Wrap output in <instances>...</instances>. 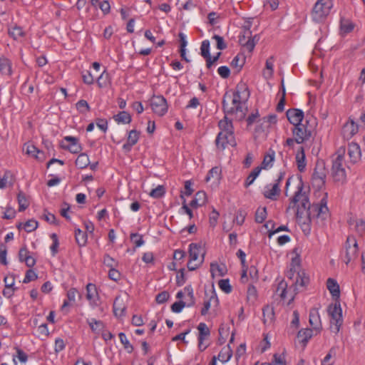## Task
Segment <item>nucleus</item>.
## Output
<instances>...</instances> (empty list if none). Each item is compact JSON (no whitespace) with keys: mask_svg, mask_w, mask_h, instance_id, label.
Returning <instances> with one entry per match:
<instances>
[{"mask_svg":"<svg viewBox=\"0 0 365 365\" xmlns=\"http://www.w3.org/2000/svg\"><path fill=\"white\" fill-rule=\"evenodd\" d=\"M303 188L304 183L302 177H299L297 190L291 198L287 211L290 209L297 208V215H298L299 213L302 212V210H308V215L310 217L312 215L313 217L316 216L317 218L321 219L322 220H327L329 216L327 195L322 198L319 203L314 204L311 207L307 195L305 192H302Z\"/></svg>","mask_w":365,"mask_h":365,"instance_id":"obj_1","label":"nucleus"},{"mask_svg":"<svg viewBox=\"0 0 365 365\" xmlns=\"http://www.w3.org/2000/svg\"><path fill=\"white\" fill-rule=\"evenodd\" d=\"M242 90H243V94L246 93L247 99L249 97V92L247 91V88H246L245 85H237L236 91L233 93L232 98V106L230 107L226 102V99L227 98H228L227 93L224 96L222 101V106L224 110L227 113H235L236 115H238L237 118H239V120L243 119L246 115V112L243 108V103L241 96ZM229 98H231V96H229Z\"/></svg>","mask_w":365,"mask_h":365,"instance_id":"obj_2","label":"nucleus"},{"mask_svg":"<svg viewBox=\"0 0 365 365\" xmlns=\"http://www.w3.org/2000/svg\"><path fill=\"white\" fill-rule=\"evenodd\" d=\"M218 126L220 132L215 139L216 147L223 150L228 145L232 147L236 146L237 143L234 135V128L232 121L225 116L224 119L219 121Z\"/></svg>","mask_w":365,"mask_h":365,"instance_id":"obj_3","label":"nucleus"},{"mask_svg":"<svg viewBox=\"0 0 365 365\" xmlns=\"http://www.w3.org/2000/svg\"><path fill=\"white\" fill-rule=\"evenodd\" d=\"M344 150L342 153L338 151L332 160L331 175L335 182H344L346 178L344 163Z\"/></svg>","mask_w":365,"mask_h":365,"instance_id":"obj_4","label":"nucleus"},{"mask_svg":"<svg viewBox=\"0 0 365 365\" xmlns=\"http://www.w3.org/2000/svg\"><path fill=\"white\" fill-rule=\"evenodd\" d=\"M328 314L331 317L330 329L331 331L337 334L343 324L342 309L339 302L331 304L327 309Z\"/></svg>","mask_w":365,"mask_h":365,"instance_id":"obj_5","label":"nucleus"},{"mask_svg":"<svg viewBox=\"0 0 365 365\" xmlns=\"http://www.w3.org/2000/svg\"><path fill=\"white\" fill-rule=\"evenodd\" d=\"M332 7L331 0H318L313 8L312 16L314 21H322Z\"/></svg>","mask_w":365,"mask_h":365,"instance_id":"obj_6","label":"nucleus"},{"mask_svg":"<svg viewBox=\"0 0 365 365\" xmlns=\"http://www.w3.org/2000/svg\"><path fill=\"white\" fill-rule=\"evenodd\" d=\"M259 40L257 35L252 36V31L250 28H245L242 34L239 36L240 43L249 52H252Z\"/></svg>","mask_w":365,"mask_h":365,"instance_id":"obj_7","label":"nucleus"},{"mask_svg":"<svg viewBox=\"0 0 365 365\" xmlns=\"http://www.w3.org/2000/svg\"><path fill=\"white\" fill-rule=\"evenodd\" d=\"M153 111L159 116L164 115L168 109L167 100L163 96H153L150 99Z\"/></svg>","mask_w":365,"mask_h":365,"instance_id":"obj_8","label":"nucleus"},{"mask_svg":"<svg viewBox=\"0 0 365 365\" xmlns=\"http://www.w3.org/2000/svg\"><path fill=\"white\" fill-rule=\"evenodd\" d=\"M292 131L297 144H302L308 140L312 135L311 130H308L304 124L294 126Z\"/></svg>","mask_w":365,"mask_h":365,"instance_id":"obj_9","label":"nucleus"},{"mask_svg":"<svg viewBox=\"0 0 365 365\" xmlns=\"http://www.w3.org/2000/svg\"><path fill=\"white\" fill-rule=\"evenodd\" d=\"M275 292L276 294L279 295L281 299L284 301L288 298V305L290 304L294 299V295L292 293H289V291L287 290V283L284 279L279 282Z\"/></svg>","mask_w":365,"mask_h":365,"instance_id":"obj_10","label":"nucleus"},{"mask_svg":"<svg viewBox=\"0 0 365 365\" xmlns=\"http://www.w3.org/2000/svg\"><path fill=\"white\" fill-rule=\"evenodd\" d=\"M358 125L353 119L349 118V120L342 127L341 134L345 140H349L358 132Z\"/></svg>","mask_w":365,"mask_h":365,"instance_id":"obj_11","label":"nucleus"},{"mask_svg":"<svg viewBox=\"0 0 365 365\" xmlns=\"http://www.w3.org/2000/svg\"><path fill=\"white\" fill-rule=\"evenodd\" d=\"M346 244H351L352 247H346V264H349L352 258L356 257L358 252V244L356 240L353 236H349L346 239Z\"/></svg>","mask_w":365,"mask_h":365,"instance_id":"obj_12","label":"nucleus"},{"mask_svg":"<svg viewBox=\"0 0 365 365\" xmlns=\"http://www.w3.org/2000/svg\"><path fill=\"white\" fill-rule=\"evenodd\" d=\"M68 142V145L63 144L61 146L63 149L69 150L71 153L76 154L81 151L82 148L78 143V138L73 136H66L63 138V143Z\"/></svg>","mask_w":365,"mask_h":365,"instance_id":"obj_13","label":"nucleus"},{"mask_svg":"<svg viewBox=\"0 0 365 365\" xmlns=\"http://www.w3.org/2000/svg\"><path fill=\"white\" fill-rule=\"evenodd\" d=\"M287 119L294 126L302 124L304 113L302 110L297 108L289 109L286 113Z\"/></svg>","mask_w":365,"mask_h":365,"instance_id":"obj_14","label":"nucleus"},{"mask_svg":"<svg viewBox=\"0 0 365 365\" xmlns=\"http://www.w3.org/2000/svg\"><path fill=\"white\" fill-rule=\"evenodd\" d=\"M86 299L89 301L91 307L98 306L99 295L96 286L94 284L88 283L86 286Z\"/></svg>","mask_w":365,"mask_h":365,"instance_id":"obj_15","label":"nucleus"},{"mask_svg":"<svg viewBox=\"0 0 365 365\" xmlns=\"http://www.w3.org/2000/svg\"><path fill=\"white\" fill-rule=\"evenodd\" d=\"M113 313L117 317H122L125 314L126 304L120 296L115 297L113 302Z\"/></svg>","mask_w":365,"mask_h":365,"instance_id":"obj_16","label":"nucleus"},{"mask_svg":"<svg viewBox=\"0 0 365 365\" xmlns=\"http://www.w3.org/2000/svg\"><path fill=\"white\" fill-rule=\"evenodd\" d=\"M348 155L350 160L355 163L361 158V149L356 143H351L348 146Z\"/></svg>","mask_w":365,"mask_h":365,"instance_id":"obj_17","label":"nucleus"},{"mask_svg":"<svg viewBox=\"0 0 365 365\" xmlns=\"http://www.w3.org/2000/svg\"><path fill=\"white\" fill-rule=\"evenodd\" d=\"M140 133L136 130H132L129 132L127 143L123 145V149L125 151H130L132 147L135 145L139 139Z\"/></svg>","mask_w":365,"mask_h":365,"instance_id":"obj_18","label":"nucleus"},{"mask_svg":"<svg viewBox=\"0 0 365 365\" xmlns=\"http://www.w3.org/2000/svg\"><path fill=\"white\" fill-rule=\"evenodd\" d=\"M309 324L316 330L322 329V322L317 309H312L309 312Z\"/></svg>","mask_w":365,"mask_h":365,"instance_id":"obj_19","label":"nucleus"},{"mask_svg":"<svg viewBox=\"0 0 365 365\" xmlns=\"http://www.w3.org/2000/svg\"><path fill=\"white\" fill-rule=\"evenodd\" d=\"M280 189L278 183L268 185L264 187V196L270 200H275L276 197L279 195Z\"/></svg>","mask_w":365,"mask_h":365,"instance_id":"obj_20","label":"nucleus"},{"mask_svg":"<svg viewBox=\"0 0 365 365\" xmlns=\"http://www.w3.org/2000/svg\"><path fill=\"white\" fill-rule=\"evenodd\" d=\"M295 158L298 170L300 172H304L306 168L307 163L304 149L302 146L300 147L297 151Z\"/></svg>","mask_w":365,"mask_h":365,"instance_id":"obj_21","label":"nucleus"},{"mask_svg":"<svg viewBox=\"0 0 365 365\" xmlns=\"http://www.w3.org/2000/svg\"><path fill=\"white\" fill-rule=\"evenodd\" d=\"M327 287L333 298L338 299L340 296V289L336 281L332 278H329L327 281Z\"/></svg>","mask_w":365,"mask_h":365,"instance_id":"obj_22","label":"nucleus"},{"mask_svg":"<svg viewBox=\"0 0 365 365\" xmlns=\"http://www.w3.org/2000/svg\"><path fill=\"white\" fill-rule=\"evenodd\" d=\"M0 73L8 76L12 74L11 62L4 56H0Z\"/></svg>","mask_w":365,"mask_h":365,"instance_id":"obj_23","label":"nucleus"},{"mask_svg":"<svg viewBox=\"0 0 365 365\" xmlns=\"http://www.w3.org/2000/svg\"><path fill=\"white\" fill-rule=\"evenodd\" d=\"M206 202V193L204 191H199L195 194L193 200L190 202L192 207H197L205 205Z\"/></svg>","mask_w":365,"mask_h":365,"instance_id":"obj_24","label":"nucleus"},{"mask_svg":"<svg viewBox=\"0 0 365 365\" xmlns=\"http://www.w3.org/2000/svg\"><path fill=\"white\" fill-rule=\"evenodd\" d=\"M312 332L313 331L311 329H304L299 331L297 338L299 342L303 344V346H305L308 341L312 338Z\"/></svg>","mask_w":365,"mask_h":365,"instance_id":"obj_25","label":"nucleus"},{"mask_svg":"<svg viewBox=\"0 0 365 365\" xmlns=\"http://www.w3.org/2000/svg\"><path fill=\"white\" fill-rule=\"evenodd\" d=\"M299 259L297 257H294L292 259V262L290 264V267L289 270H287L286 273V276L289 279H292L294 278L295 274L297 275V272H299Z\"/></svg>","mask_w":365,"mask_h":365,"instance_id":"obj_26","label":"nucleus"},{"mask_svg":"<svg viewBox=\"0 0 365 365\" xmlns=\"http://www.w3.org/2000/svg\"><path fill=\"white\" fill-rule=\"evenodd\" d=\"M212 304H213L215 306H217L219 304L218 298L215 293L210 296L209 299L204 302L203 307L201 309L202 315L205 316L207 314Z\"/></svg>","mask_w":365,"mask_h":365,"instance_id":"obj_27","label":"nucleus"},{"mask_svg":"<svg viewBox=\"0 0 365 365\" xmlns=\"http://www.w3.org/2000/svg\"><path fill=\"white\" fill-rule=\"evenodd\" d=\"M232 356V351L230 345L224 346L220 351L217 359L222 363L227 362Z\"/></svg>","mask_w":365,"mask_h":365,"instance_id":"obj_28","label":"nucleus"},{"mask_svg":"<svg viewBox=\"0 0 365 365\" xmlns=\"http://www.w3.org/2000/svg\"><path fill=\"white\" fill-rule=\"evenodd\" d=\"M75 238L76 243L80 247H83L85 246L87 242L88 235L86 232H83L78 228L75 230Z\"/></svg>","mask_w":365,"mask_h":365,"instance_id":"obj_29","label":"nucleus"},{"mask_svg":"<svg viewBox=\"0 0 365 365\" xmlns=\"http://www.w3.org/2000/svg\"><path fill=\"white\" fill-rule=\"evenodd\" d=\"M90 163L88 156L85 153H81L76 160L75 164L79 169L86 168Z\"/></svg>","mask_w":365,"mask_h":365,"instance_id":"obj_30","label":"nucleus"},{"mask_svg":"<svg viewBox=\"0 0 365 365\" xmlns=\"http://www.w3.org/2000/svg\"><path fill=\"white\" fill-rule=\"evenodd\" d=\"M114 120L118 123L128 124L131 122V116L126 111L119 112L117 115H114Z\"/></svg>","mask_w":365,"mask_h":365,"instance_id":"obj_31","label":"nucleus"},{"mask_svg":"<svg viewBox=\"0 0 365 365\" xmlns=\"http://www.w3.org/2000/svg\"><path fill=\"white\" fill-rule=\"evenodd\" d=\"M198 341H204L210 334V331L206 324L201 322L198 324Z\"/></svg>","mask_w":365,"mask_h":365,"instance_id":"obj_32","label":"nucleus"},{"mask_svg":"<svg viewBox=\"0 0 365 365\" xmlns=\"http://www.w3.org/2000/svg\"><path fill=\"white\" fill-rule=\"evenodd\" d=\"M26 154H28L29 155H31L32 157H34L36 159L38 160H44V157H39L38 155V154H42L43 155V152L40 150H38L35 145H26Z\"/></svg>","mask_w":365,"mask_h":365,"instance_id":"obj_33","label":"nucleus"},{"mask_svg":"<svg viewBox=\"0 0 365 365\" xmlns=\"http://www.w3.org/2000/svg\"><path fill=\"white\" fill-rule=\"evenodd\" d=\"M17 200L19 212L24 211L29 206L26 195L21 191H20L17 195Z\"/></svg>","mask_w":365,"mask_h":365,"instance_id":"obj_34","label":"nucleus"},{"mask_svg":"<svg viewBox=\"0 0 365 365\" xmlns=\"http://www.w3.org/2000/svg\"><path fill=\"white\" fill-rule=\"evenodd\" d=\"M201 247L195 243H191L189 245L190 259L197 261L200 253Z\"/></svg>","mask_w":365,"mask_h":365,"instance_id":"obj_35","label":"nucleus"},{"mask_svg":"<svg viewBox=\"0 0 365 365\" xmlns=\"http://www.w3.org/2000/svg\"><path fill=\"white\" fill-rule=\"evenodd\" d=\"M261 170H262V168L257 167L250 173V174L247 176V178L245 180V186L246 187H249L254 182L255 180L259 175Z\"/></svg>","mask_w":365,"mask_h":365,"instance_id":"obj_36","label":"nucleus"},{"mask_svg":"<svg viewBox=\"0 0 365 365\" xmlns=\"http://www.w3.org/2000/svg\"><path fill=\"white\" fill-rule=\"evenodd\" d=\"M90 328L94 332H99L103 328V323L100 320H96L94 318L87 320Z\"/></svg>","mask_w":365,"mask_h":365,"instance_id":"obj_37","label":"nucleus"},{"mask_svg":"<svg viewBox=\"0 0 365 365\" xmlns=\"http://www.w3.org/2000/svg\"><path fill=\"white\" fill-rule=\"evenodd\" d=\"M262 311L264 322L266 323L267 321L272 322L274 317V308L267 305L263 308Z\"/></svg>","mask_w":365,"mask_h":365,"instance_id":"obj_38","label":"nucleus"},{"mask_svg":"<svg viewBox=\"0 0 365 365\" xmlns=\"http://www.w3.org/2000/svg\"><path fill=\"white\" fill-rule=\"evenodd\" d=\"M274 159V152L273 150L271 151V153H269L267 154L263 159V161L262 163V165L260 168L262 169H267L268 167H271L272 165V163Z\"/></svg>","mask_w":365,"mask_h":365,"instance_id":"obj_39","label":"nucleus"},{"mask_svg":"<svg viewBox=\"0 0 365 365\" xmlns=\"http://www.w3.org/2000/svg\"><path fill=\"white\" fill-rule=\"evenodd\" d=\"M267 208L265 207H258L255 212V222L262 223L267 217Z\"/></svg>","mask_w":365,"mask_h":365,"instance_id":"obj_40","label":"nucleus"},{"mask_svg":"<svg viewBox=\"0 0 365 365\" xmlns=\"http://www.w3.org/2000/svg\"><path fill=\"white\" fill-rule=\"evenodd\" d=\"M15 349L16 351V355L13 356V361L15 365H17V361L16 360V357L18 358V359L21 363H26L28 360V356L27 354L20 348L15 347Z\"/></svg>","mask_w":365,"mask_h":365,"instance_id":"obj_41","label":"nucleus"},{"mask_svg":"<svg viewBox=\"0 0 365 365\" xmlns=\"http://www.w3.org/2000/svg\"><path fill=\"white\" fill-rule=\"evenodd\" d=\"M246 216H247L246 211L244 210L240 209L235 213L234 222H236V224L238 225H242L245 222Z\"/></svg>","mask_w":365,"mask_h":365,"instance_id":"obj_42","label":"nucleus"},{"mask_svg":"<svg viewBox=\"0 0 365 365\" xmlns=\"http://www.w3.org/2000/svg\"><path fill=\"white\" fill-rule=\"evenodd\" d=\"M220 169L218 167H214L210 169L205 178L206 182L210 181L212 178H215V180L220 179Z\"/></svg>","mask_w":365,"mask_h":365,"instance_id":"obj_43","label":"nucleus"},{"mask_svg":"<svg viewBox=\"0 0 365 365\" xmlns=\"http://www.w3.org/2000/svg\"><path fill=\"white\" fill-rule=\"evenodd\" d=\"M51 238L52 240V245L50 247V250L53 256H55L58 253V248L59 246V242L58 236L56 233H52L51 235Z\"/></svg>","mask_w":365,"mask_h":365,"instance_id":"obj_44","label":"nucleus"},{"mask_svg":"<svg viewBox=\"0 0 365 365\" xmlns=\"http://www.w3.org/2000/svg\"><path fill=\"white\" fill-rule=\"evenodd\" d=\"M118 336L120 341L123 344L125 349H126L128 353H131L133 350V347L127 339L126 335L124 333L120 332Z\"/></svg>","mask_w":365,"mask_h":365,"instance_id":"obj_45","label":"nucleus"},{"mask_svg":"<svg viewBox=\"0 0 365 365\" xmlns=\"http://www.w3.org/2000/svg\"><path fill=\"white\" fill-rule=\"evenodd\" d=\"M200 54L203 58L210 56V41L208 40H204L200 46Z\"/></svg>","mask_w":365,"mask_h":365,"instance_id":"obj_46","label":"nucleus"},{"mask_svg":"<svg viewBox=\"0 0 365 365\" xmlns=\"http://www.w3.org/2000/svg\"><path fill=\"white\" fill-rule=\"evenodd\" d=\"M313 178L314 180H319V182L322 184H324V180L326 178V174H325V172L324 171L323 168H322V170L319 171V166H317L316 168L314 169Z\"/></svg>","mask_w":365,"mask_h":365,"instance_id":"obj_47","label":"nucleus"},{"mask_svg":"<svg viewBox=\"0 0 365 365\" xmlns=\"http://www.w3.org/2000/svg\"><path fill=\"white\" fill-rule=\"evenodd\" d=\"M77 110L81 113H86L90 110V106L86 101L80 100L76 104Z\"/></svg>","mask_w":365,"mask_h":365,"instance_id":"obj_48","label":"nucleus"},{"mask_svg":"<svg viewBox=\"0 0 365 365\" xmlns=\"http://www.w3.org/2000/svg\"><path fill=\"white\" fill-rule=\"evenodd\" d=\"M9 35L14 38V39H18L19 38L24 36V31L21 27L19 26H14L12 27L9 31Z\"/></svg>","mask_w":365,"mask_h":365,"instance_id":"obj_49","label":"nucleus"},{"mask_svg":"<svg viewBox=\"0 0 365 365\" xmlns=\"http://www.w3.org/2000/svg\"><path fill=\"white\" fill-rule=\"evenodd\" d=\"M165 192L164 187L163 185H158L150 191V196L153 198H160L164 195Z\"/></svg>","mask_w":365,"mask_h":365,"instance_id":"obj_50","label":"nucleus"},{"mask_svg":"<svg viewBox=\"0 0 365 365\" xmlns=\"http://www.w3.org/2000/svg\"><path fill=\"white\" fill-rule=\"evenodd\" d=\"M218 285L219 287L226 294H229L232 292V287L228 279H220L218 282Z\"/></svg>","mask_w":365,"mask_h":365,"instance_id":"obj_51","label":"nucleus"},{"mask_svg":"<svg viewBox=\"0 0 365 365\" xmlns=\"http://www.w3.org/2000/svg\"><path fill=\"white\" fill-rule=\"evenodd\" d=\"M38 223L35 220H29L24 225V227L27 232H31L37 229Z\"/></svg>","mask_w":365,"mask_h":365,"instance_id":"obj_52","label":"nucleus"},{"mask_svg":"<svg viewBox=\"0 0 365 365\" xmlns=\"http://www.w3.org/2000/svg\"><path fill=\"white\" fill-rule=\"evenodd\" d=\"M99 88H104L108 84V73L103 72L97 79Z\"/></svg>","mask_w":365,"mask_h":365,"instance_id":"obj_53","label":"nucleus"},{"mask_svg":"<svg viewBox=\"0 0 365 365\" xmlns=\"http://www.w3.org/2000/svg\"><path fill=\"white\" fill-rule=\"evenodd\" d=\"M270 365H286L285 357L284 355L274 354L273 356V360Z\"/></svg>","mask_w":365,"mask_h":365,"instance_id":"obj_54","label":"nucleus"},{"mask_svg":"<svg viewBox=\"0 0 365 365\" xmlns=\"http://www.w3.org/2000/svg\"><path fill=\"white\" fill-rule=\"evenodd\" d=\"M212 38L216 41V47L219 50H224L227 48V43L225 42L223 37L219 35H214Z\"/></svg>","mask_w":365,"mask_h":365,"instance_id":"obj_55","label":"nucleus"},{"mask_svg":"<svg viewBox=\"0 0 365 365\" xmlns=\"http://www.w3.org/2000/svg\"><path fill=\"white\" fill-rule=\"evenodd\" d=\"M130 240L134 242L135 247H139L144 244L143 236L138 233H132L130 235Z\"/></svg>","mask_w":365,"mask_h":365,"instance_id":"obj_56","label":"nucleus"},{"mask_svg":"<svg viewBox=\"0 0 365 365\" xmlns=\"http://www.w3.org/2000/svg\"><path fill=\"white\" fill-rule=\"evenodd\" d=\"M16 210L13 207L9 206L6 207V211L4 212L2 218L6 220H11L16 217Z\"/></svg>","mask_w":365,"mask_h":365,"instance_id":"obj_57","label":"nucleus"},{"mask_svg":"<svg viewBox=\"0 0 365 365\" xmlns=\"http://www.w3.org/2000/svg\"><path fill=\"white\" fill-rule=\"evenodd\" d=\"M83 81L88 85H91L94 82V77L91 74V71H86L82 73Z\"/></svg>","mask_w":365,"mask_h":365,"instance_id":"obj_58","label":"nucleus"},{"mask_svg":"<svg viewBox=\"0 0 365 365\" xmlns=\"http://www.w3.org/2000/svg\"><path fill=\"white\" fill-rule=\"evenodd\" d=\"M186 304L183 301H178L173 303L171 306L172 312L175 313H180L185 307Z\"/></svg>","mask_w":365,"mask_h":365,"instance_id":"obj_59","label":"nucleus"},{"mask_svg":"<svg viewBox=\"0 0 365 365\" xmlns=\"http://www.w3.org/2000/svg\"><path fill=\"white\" fill-rule=\"evenodd\" d=\"M169 297V293L168 292L164 291L157 294L155 300L158 304H163L164 302L168 301Z\"/></svg>","mask_w":365,"mask_h":365,"instance_id":"obj_60","label":"nucleus"},{"mask_svg":"<svg viewBox=\"0 0 365 365\" xmlns=\"http://www.w3.org/2000/svg\"><path fill=\"white\" fill-rule=\"evenodd\" d=\"M37 274H36V272L32 270V269H29L27 270V272H26V275H25V277L23 280V282L24 283H29L33 280H35L36 279H37Z\"/></svg>","mask_w":365,"mask_h":365,"instance_id":"obj_61","label":"nucleus"},{"mask_svg":"<svg viewBox=\"0 0 365 365\" xmlns=\"http://www.w3.org/2000/svg\"><path fill=\"white\" fill-rule=\"evenodd\" d=\"M244 64L243 60H240V58L239 55H237L232 61L231 66L237 68V70L239 71L242 69Z\"/></svg>","mask_w":365,"mask_h":365,"instance_id":"obj_62","label":"nucleus"},{"mask_svg":"<svg viewBox=\"0 0 365 365\" xmlns=\"http://www.w3.org/2000/svg\"><path fill=\"white\" fill-rule=\"evenodd\" d=\"M335 355V350L334 348H331L329 353L326 355L324 359L322 361V365H333V362H330V359L331 357Z\"/></svg>","mask_w":365,"mask_h":365,"instance_id":"obj_63","label":"nucleus"},{"mask_svg":"<svg viewBox=\"0 0 365 365\" xmlns=\"http://www.w3.org/2000/svg\"><path fill=\"white\" fill-rule=\"evenodd\" d=\"M218 74L223 78H227L230 75V70L226 66H222L217 69Z\"/></svg>","mask_w":365,"mask_h":365,"instance_id":"obj_64","label":"nucleus"}]
</instances>
